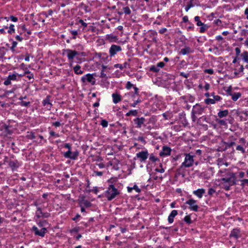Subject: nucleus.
I'll return each instance as SVG.
<instances>
[{"label":"nucleus","instance_id":"nucleus-54","mask_svg":"<svg viewBox=\"0 0 248 248\" xmlns=\"http://www.w3.org/2000/svg\"><path fill=\"white\" fill-rule=\"evenodd\" d=\"M193 5L192 4L191 1L188 4L185 8V10L186 12H188L190 8L192 7Z\"/></svg>","mask_w":248,"mask_h":248},{"label":"nucleus","instance_id":"nucleus-6","mask_svg":"<svg viewBox=\"0 0 248 248\" xmlns=\"http://www.w3.org/2000/svg\"><path fill=\"white\" fill-rule=\"evenodd\" d=\"M81 80L83 83H90L92 85L95 84V79L93 74H87L83 76L81 78Z\"/></svg>","mask_w":248,"mask_h":248},{"label":"nucleus","instance_id":"nucleus-44","mask_svg":"<svg viewBox=\"0 0 248 248\" xmlns=\"http://www.w3.org/2000/svg\"><path fill=\"white\" fill-rule=\"evenodd\" d=\"M100 124L103 127H107L108 126V122L104 119L101 121Z\"/></svg>","mask_w":248,"mask_h":248},{"label":"nucleus","instance_id":"nucleus-22","mask_svg":"<svg viewBox=\"0 0 248 248\" xmlns=\"http://www.w3.org/2000/svg\"><path fill=\"white\" fill-rule=\"evenodd\" d=\"M42 103L44 106H46V108L50 109L52 107V104L50 102V96H46L43 101Z\"/></svg>","mask_w":248,"mask_h":248},{"label":"nucleus","instance_id":"nucleus-30","mask_svg":"<svg viewBox=\"0 0 248 248\" xmlns=\"http://www.w3.org/2000/svg\"><path fill=\"white\" fill-rule=\"evenodd\" d=\"M37 224L39 227L43 228L46 224L47 223V222L44 220H39L38 219L36 221Z\"/></svg>","mask_w":248,"mask_h":248},{"label":"nucleus","instance_id":"nucleus-3","mask_svg":"<svg viewBox=\"0 0 248 248\" xmlns=\"http://www.w3.org/2000/svg\"><path fill=\"white\" fill-rule=\"evenodd\" d=\"M205 107L199 104H196L193 106L192 112L191 117L192 121L195 122L196 119V115H202L204 111Z\"/></svg>","mask_w":248,"mask_h":248},{"label":"nucleus","instance_id":"nucleus-14","mask_svg":"<svg viewBox=\"0 0 248 248\" xmlns=\"http://www.w3.org/2000/svg\"><path fill=\"white\" fill-rule=\"evenodd\" d=\"M8 165L13 171H15L21 165L18 161L16 159H10L8 161Z\"/></svg>","mask_w":248,"mask_h":248},{"label":"nucleus","instance_id":"nucleus-12","mask_svg":"<svg viewBox=\"0 0 248 248\" xmlns=\"http://www.w3.org/2000/svg\"><path fill=\"white\" fill-rule=\"evenodd\" d=\"M78 151L72 152L71 150H68L63 154V156L65 158H70L72 160H76L78 158Z\"/></svg>","mask_w":248,"mask_h":248},{"label":"nucleus","instance_id":"nucleus-61","mask_svg":"<svg viewBox=\"0 0 248 248\" xmlns=\"http://www.w3.org/2000/svg\"><path fill=\"white\" fill-rule=\"evenodd\" d=\"M79 23H80L84 27V28H86L87 26V24L82 19H80L79 20Z\"/></svg>","mask_w":248,"mask_h":248},{"label":"nucleus","instance_id":"nucleus-51","mask_svg":"<svg viewBox=\"0 0 248 248\" xmlns=\"http://www.w3.org/2000/svg\"><path fill=\"white\" fill-rule=\"evenodd\" d=\"M30 104V102H29V101L26 102V101H22L20 102V105L22 106H24V107H28Z\"/></svg>","mask_w":248,"mask_h":248},{"label":"nucleus","instance_id":"nucleus-43","mask_svg":"<svg viewBox=\"0 0 248 248\" xmlns=\"http://www.w3.org/2000/svg\"><path fill=\"white\" fill-rule=\"evenodd\" d=\"M201 26V28H200V32L201 33L204 32L205 31V30L207 29V25L204 24V23H203V25H202V26Z\"/></svg>","mask_w":248,"mask_h":248},{"label":"nucleus","instance_id":"nucleus-64","mask_svg":"<svg viewBox=\"0 0 248 248\" xmlns=\"http://www.w3.org/2000/svg\"><path fill=\"white\" fill-rule=\"evenodd\" d=\"M97 166H98V167L100 168V169H103V168H104L105 167V165L104 164L102 163H98V164H96Z\"/></svg>","mask_w":248,"mask_h":248},{"label":"nucleus","instance_id":"nucleus-59","mask_svg":"<svg viewBox=\"0 0 248 248\" xmlns=\"http://www.w3.org/2000/svg\"><path fill=\"white\" fill-rule=\"evenodd\" d=\"M114 67L115 68H120L121 70H123L124 69V67L123 66L122 64H115L114 65Z\"/></svg>","mask_w":248,"mask_h":248},{"label":"nucleus","instance_id":"nucleus-56","mask_svg":"<svg viewBox=\"0 0 248 248\" xmlns=\"http://www.w3.org/2000/svg\"><path fill=\"white\" fill-rule=\"evenodd\" d=\"M133 86V84L130 82L128 81L126 84V88L127 89L129 90Z\"/></svg>","mask_w":248,"mask_h":248},{"label":"nucleus","instance_id":"nucleus-25","mask_svg":"<svg viewBox=\"0 0 248 248\" xmlns=\"http://www.w3.org/2000/svg\"><path fill=\"white\" fill-rule=\"evenodd\" d=\"M230 95L232 96V99L233 101H237L241 96V93L239 92L231 93Z\"/></svg>","mask_w":248,"mask_h":248},{"label":"nucleus","instance_id":"nucleus-19","mask_svg":"<svg viewBox=\"0 0 248 248\" xmlns=\"http://www.w3.org/2000/svg\"><path fill=\"white\" fill-rule=\"evenodd\" d=\"M178 214V211L176 210H172L169 215L168 220L170 223H172L174 220V217Z\"/></svg>","mask_w":248,"mask_h":248},{"label":"nucleus","instance_id":"nucleus-47","mask_svg":"<svg viewBox=\"0 0 248 248\" xmlns=\"http://www.w3.org/2000/svg\"><path fill=\"white\" fill-rule=\"evenodd\" d=\"M204 72L212 75L214 74V70L213 69H206L204 70Z\"/></svg>","mask_w":248,"mask_h":248},{"label":"nucleus","instance_id":"nucleus-62","mask_svg":"<svg viewBox=\"0 0 248 248\" xmlns=\"http://www.w3.org/2000/svg\"><path fill=\"white\" fill-rule=\"evenodd\" d=\"M235 51L237 56H239L241 53L240 49L238 47L235 48Z\"/></svg>","mask_w":248,"mask_h":248},{"label":"nucleus","instance_id":"nucleus-4","mask_svg":"<svg viewBox=\"0 0 248 248\" xmlns=\"http://www.w3.org/2000/svg\"><path fill=\"white\" fill-rule=\"evenodd\" d=\"M184 161L181 164L180 168H189L194 164V156L190 154H185Z\"/></svg>","mask_w":248,"mask_h":248},{"label":"nucleus","instance_id":"nucleus-11","mask_svg":"<svg viewBox=\"0 0 248 248\" xmlns=\"http://www.w3.org/2000/svg\"><path fill=\"white\" fill-rule=\"evenodd\" d=\"M148 152L147 150L142 151L136 154V157L139 159L140 162H145L148 157Z\"/></svg>","mask_w":248,"mask_h":248},{"label":"nucleus","instance_id":"nucleus-31","mask_svg":"<svg viewBox=\"0 0 248 248\" xmlns=\"http://www.w3.org/2000/svg\"><path fill=\"white\" fill-rule=\"evenodd\" d=\"M205 103L207 104H214L217 101L213 98H208L205 99Z\"/></svg>","mask_w":248,"mask_h":248},{"label":"nucleus","instance_id":"nucleus-60","mask_svg":"<svg viewBox=\"0 0 248 248\" xmlns=\"http://www.w3.org/2000/svg\"><path fill=\"white\" fill-rule=\"evenodd\" d=\"M10 19L13 22H16L17 20H18V18L16 17V16H10L9 17Z\"/></svg>","mask_w":248,"mask_h":248},{"label":"nucleus","instance_id":"nucleus-9","mask_svg":"<svg viewBox=\"0 0 248 248\" xmlns=\"http://www.w3.org/2000/svg\"><path fill=\"white\" fill-rule=\"evenodd\" d=\"M32 231L34 232V233L35 235L39 236L42 237H44L45 234L47 232V230L46 228L43 227L41 228V230H39L38 229V228L35 226H33L32 227Z\"/></svg>","mask_w":248,"mask_h":248},{"label":"nucleus","instance_id":"nucleus-33","mask_svg":"<svg viewBox=\"0 0 248 248\" xmlns=\"http://www.w3.org/2000/svg\"><path fill=\"white\" fill-rule=\"evenodd\" d=\"M26 137L28 139L33 140L35 138V134L32 131H31V132L28 131L27 132V135L26 136Z\"/></svg>","mask_w":248,"mask_h":248},{"label":"nucleus","instance_id":"nucleus-28","mask_svg":"<svg viewBox=\"0 0 248 248\" xmlns=\"http://www.w3.org/2000/svg\"><path fill=\"white\" fill-rule=\"evenodd\" d=\"M138 111L137 110L134 109V110H130L128 112L126 113V116H137L138 115Z\"/></svg>","mask_w":248,"mask_h":248},{"label":"nucleus","instance_id":"nucleus-45","mask_svg":"<svg viewBox=\"0 0 248 248\" xmlns=\"http://www.w3.org/2000/svg\"><path fill=\"white\" fill-rule=\"evenodd\" d=\"M17 43L16 41H13L12 44V46L11 47V50L12 52L15 51V48L17 46Z\"/></svg>","mask_w":248,"mask_h":248},{"label":"nucleus","instance_id":"nucleus-46","mask_svg":"<svg viewBox=\"0 0 248 248\" xmlns=\"http://www.w3.org/2000/svg\"><path fill=\"white\" fill-rule=\"evenodd\" d=\"M160 166L161 167L160 169L156 168L155 170L156 172H160V173H163L165 171V170L162 168V164H160Z\"/></svg>","mask_w":248,"mask_h":248},{"label":"nucleus","instance_id":"nucleus-50","mask_svg":"<svg viewBox=\"0 0 248 248\" xmlns=\"http://www.w3.org/2000/svg\"><path fill=\"white\" fill-rule=\"evenodd\" d=\"M49 134L52 137H54L55 138H58L60 137V135L59 134H57L55 132H54V131H51L50 132H49Z\"/></svg>","mask_w":248,"mask_h":248},{"label":"nucleus","instance_id":"nucleus-49","mask_svg":"<svg viewBox=\"0 0 248 248\" xmlns=\"http://www.w3.org/2000/svg\"><path fill=\"white\" fill-rule=\"evenodd\" d=\"M71 34L73 35L72 39H75L76 38V35L78 34V31L75 30H72L70 31Z\"/></svg>","mask_w":248,"mask_h":248},{"label":"nucleus","instance_id":"nucleus-35","mask_svg":"<svg viewBox=\"0 0 248 248\" xmlns=\"http://www.w3.org/2000/svg\"><path fill=\"white\" fill-rule=\"evenodd\" d=\"M195 21L197 22V26H200L203 25V23L200 20V17L199 16H196L194 17Z\"/></svg>","mask_w":248,"mask_h":248},{"label":"nucleus","instance_id":"nucleus-29","mask_svg":"<svg viewBox=\"0 0 248 248\" xmlns=\"http://www.w3.org/2000/svg\"><path fill=\"white\" fill-rule=\"evenodd\" d=\"M15 26L13 24H10L8 30V32L10 34H12L15 32ZM5 29H8L7 26L4 27Z\"/></svg>","mask_w":248,"mask_h":248},{"label":"nucleus","instance_id":"nucleus-36","mask_svg":"<svg viewBox=\"0 0 248 248\" xmlns=\"http://www.w3.org/2000/svg\"><path fill=\"white\" fill-rule=\"evenodd\" d=\"M217 121L221 125L226 126L227 124L226 120L219 119V120H217Z\"/></svg>","mask_w":248,"mask_h":248},{"label":"nucleus","instance_id":"nucleus-39","mask_svg":"<svg viewBox=\"0 0 248 248\" xmlns=\"http://www.w3.org/2000/svg\"><path fill=\"white\" fill-rule=\"evenodd\" d=\"M149 159L153 162H155L158 160V158L155 156L153 154L150 155Z\"/></svg>","mask_w":248,"mask_h":248},{"label":"nucleus","instance_id":"nucleus-32","mask_svg":"<svg viewBox=\"0 0 248 248\" xmlns=\"http://www.w3.org/2000/svg\"><path fill=\"white\" fill-rule=\"evenodd\" d=\"M134 93H130L129 94L132 97L135 98L136 95L139 96V89L137 87H134Z\"/></svg>","mask_w":248,"mask_h":248},{"label":"nucleus","instance_id":"nucleus-52","mask_svg":"<svg viewBox=\"0 0 248 248\" xmlns=\"http://www.w3.org/2000/svg\"><path fill=\"white\" fill-rule=\"evenodd\" d=\"M50 214L47 212H43L42 218H46L50 217Z\"/></svg>","mask_w":248,"mask_h":248},{"label":"nucleus","instance_id":"nucleus-57","mask_svg":"<svg viewBox=\"0 0 248 248\" xmlns=\"http://www.w3.org/2000/svg\"><path fill=\"white\" fill-rule=\"evenodd\" d=\"M157 67L159 68V69H160V68H162L165 65V64L163 62H160L158 63H157Z\"/></svg>","mask_w":248,"mask_h":248},{"label":"nucleus","instance_id":"nucleus-48","mask_svg":"<svg viewBox=\"0 0 248 248\" xmlns=\"http://www.w3.org/2000/svg\"><path fill=\"white\" fill-rule=\"evenodd\" d=\"M241 186L243 187H244L245 185L248 186V179H243L241 181Z\"/></svg>","mask_w":248,"mask_h":248},{"label":"nucleus","instance_id":"nucleus-15","mask_svg":"<svg viewBox=\"0 0 248 248\" xmlns=\"http://www.w3.org/2000/svg\"><path fill=\"white\" fill-rule=\"evenodd\" d=\"M171 149L170 147L164 146L162 147V151L160 152L159 155L161 156H167L170 155Z\"/></svg>","mask_w":248,"mask_h":248},{"label":"nucleus","instance_id":"nucleus-26","mask_svg":"<svg viewBox=\"0 0 248 248\" xmlns=\"http://www.w3.org/2000/svg\"><path fill=\"white\" fill-rule=\"evenodd\" d=\"M241 57L243 60L248 64V52L247 51L243 52L241 54Z\"/></svg>","mask_w":248,"mask_h":248},{"label":"nucleus","instance_id":"nucleus-55","mask_svg":"<svg viewBox=\"0 0 248 248\" xmlns=\"http://www.w3.org/2000/svg\"><path fill=\"white\" fill-rule=\"evenodd\" d=\"M131 189L135 190L138 193H140L141 191L140 189L139 188V187L136 185H135L133 187H131Z\"/></svg>","mask_w":248,"mask_h":248},{"label":"nucleus","instance_id":"nucleus-37","mask_svg":"<svg viewBox=\"0 0 248 248\" xmlns=\"http://www.w3.org/2000/svg\"><path fill=\"white\" fill-rule=\"evenodd\" d=\"M184 221L187 224H190L192 223V220L190 216H186L184 219Z\"/></svg>","mask_w":248,"mask_h":248},{"label":"nucleus","instance_id":"nucleus-5","mask_svg":"<svg viewBox=\"0 0 248 248\" xmlns=\"http://www.w3.org/2000/svg\"><path fill=\"white\" fill-rule=\"evenodd\" d=\"M78 54V52L70 49H64L62 50V55L66 56L69 62H71L70 65L73 62L75 57Z\"/></svg>","mask_w":248,"mask_h":248},{"label":"nucleus","instance_id":"nucleus-41","mask_svg":"<svg viewBox=\"0 0 248 248\" xmlns=\"http://www.w3.org/2000/svg\"><path fill=\"white\" fill-rule=\"evenodd\" d=\"M123 11L124 13H125L126 15H130L131 12L130 8L127 6L124 7Z\"/></svg>","mask_w":248,"mask_h":248},{"label":"nucleus","instance_id":"nucleus-13","mask_svg":"<svg viewBox=\"0 0 248 248\" xmlns=\"http://www.w3.org/2000/svg\"><path fill=\"white\" fill-rule=\"evenodd\" d=\"M236 114L242 121H245L248 120V111L237 110L236 111Z\"/></svg>","mask_w":248,"mask_h":248},{"label":"nucleus","instance_id":"nucleus-24","mask_svg":"<svg viewBox=\"0 0 248 248\" xmlns=\"http://www.w3.org/2000/svg\"><path fill=\"white\" fill-rule=\"evenodd\" d=\"M228 114L229 110L228 109H225L223 110H220L217 113V116L218 117L221 118L226 117Z\"/></svg>","mask_w":248,"mask_h":248},{"label":"nucleus","instance_id":"nucleus-1","mask_svg":"<svg viewBox=\"0 0 248 248\" xmlns=\"http://www.w3.org/2000/svg\"><path fill=\"white\" fill-rule=\"evenodd\" d=\"M228 178H222L220 179V186L222 188L229 190L230 187L236 184V177L234 173H230Z\"/></svg>","mask_w":248,"mask_h":248},{"label":"nucleus","instance_id":"nucleus-10","mask_svg":"<svg viewBox=\"0 0 248 248\" xmlns=\"http://www.w3.org/2000/svg\"><path fill=\"white\" fill-rule=\"evenodd\" d=\"M122 50V47L120 46L112 45L109 49L110 57H114L118 52L121 51Z\"/></svg>","mask_w":248,"mask_h":248},{"label":"nucleus","instance_id":"nucleus-42","mask_svg":"<svg viewBox=\"0 0 248 248\" xmlns=\"http://www.w3.org/2000/svg\"><path fill=\"white\" fill-rule=\"evenodd\" d=\"M159 70L160 69H159L157 65H153L150 67V70L155 72H157L159 71Z\"/></svg>","mask_w":248,"mask_h":248},{"label":"nucleus","instance_id":"nucleus-8","mask_svg":"<svg viewBox=\"0 0 248 248\" xmlns=\"http://www.w3.org/2000/svg\"><path fill=\"white\" fill-rule=\"evenodd\" d=\"M186 204L189 205L188 208L194 212H197L199 210V206L197 204V201L193 199H190L186 201Z\"/></svg>","mask_w":248,"mask_h":248},{"label":"nucleus","instance_id":"nucleus-16","mask_svg":"<svg viewBox=\"0 0 248 248\" xmlns=\"http://www.w3.org/2000/svg\"><path fill=\"white\" fill-rule=\"evenodd\" d=\"M240 231L239 229L237 228L233 229L230 234V237L231 238H233L236 240L240 237Z\"/></svg>","mask_w":248,"mask_h":248},{"label":"nucleus","instance_id":"nucleus-38","mask_svg":"<svg viewBox=\"0 0 248 248\" xmlns=\"http://www.w3.org/2000/svg\"><path fill=\"white\" fill-rule=\"evenodd\" d=\"M140 102H141V100L139 97L134 103L130 104V106L132 107H135L138 103Z\"/></svg>","mask_w":248,"mask_h":248},{"label":"nucleus","instance_id":"nucleus-53","mask_svg":"<svg viewBox=\"0 0 248 248\" xmlns=\"http://www.w3.org/2000/svg\"><path fill=\"white\" fill-rule=\"evenodd\" d=\"M216 192L215 190L212 188H210L208 189V194L209 195H212Z\"/></svg>","mask_w":248,"mask_h":248},{"label":"nucleus","instance_id":"nucleus-27","mask_svg":"<svg viewBox=\"0 0 248 248\" xmlns=\"http://www.w3.org/2000/svg\"><path fill=\"white\" fill-rule=\"evenodd\" d=\"M190 52V48L189 47H185V48H183L181 49L180 53L183 55H186L187 54H188Z\"/></svg>","mask_w":248,"mask_h":248},{"label":"nucleus","instance_id":"nucleus-63","mask_svg":"<svg viewBox=\"0 0 248 248\" xmlns=\"http://www.w3.org/2000/svg\"><path fill=\"white\" fill-rule=\"evenodd\" d=\"M167 30L166 28H163L159 30V32L161 34H163L167 31Z\"/></svg>","mask_w":248,"mask_h":248},{"label":"nucleus","instance_id":"nucleus-58","mask_svg":"<svg viewBox=\"0 0 248 248\" xmlns=\"http://www.w3.org/2000/svg\"><path fill=\"white\" fill-rule=\"evenodd\" d=\"M103 172L102 171H94V174L95 176H101L103 175Z\"/></svg>","mask_w":248,"mask_h":248},{"label":"nucleus","instance_id":"nucleus-2","mask_svg":"<svg viewBox=\"0 0 248 248\" xmlns=\"http://www.w3.org/2000/svg\"><path fill=\"white\" fill-rule=\"evenodd\" d=\"M120 194L119 191L113 185H110L105 191V196L110 201Z\"/></svg>","mask_w":248,"mask_h":248},{"label":"nucleus","instance_id":"nucleus-21","mask_svg":"<svg viewBox=\"0 0 248 248\" xmlns=\"http://www.w3.org/2000/svg\"><path fill=\"white\" fill-rule=\"evenodd\" d=\"M112 97L113 99V102L114 104H117L122 100L121 96L117 93H113L112 94Z\"/></svg>","mask_w":248,"mask_h":248},{"label":"nucleus","instance_id":"nucleus-7","mask_svg":"<svg viewBox=\"0 0 248 248\" xmlns=\"http://www.w3.org/2000/svg\"><path fill=\"white\" fill-rule=\"evenodd\" d=\"M23 76V75H18L17 73L15 72L12 74H10L9 75L8 77L5 79L4 81V84L6 86L9 85L11 84L12 80H17V77L20 78Z\"/></svg>","mask_w":248,"mask_h":248},{"label":"nucleus","instance_id":"nucleus-40","mask_svg":"<svg viewBox=\"0 0 248 248\" xmlns=\"http://www.w3.org/2000/svg\"><path fill=\"white\" fill-rule=\"evenodd\" d=\"M211 97H212V98L216 100L217 101H219L221 99V97L220 96L217 95H215L214 93H211Z\"/></svg>","mask_w":248,"mask_h":248},{"label":"nucleus","instance_id":"nucleus-34","mask_svg":"<svg viewBox=\"0 0 248 248\" xmlns=\"http://www.w3.org/2000/svg\"><path fill=\"white\" fill-rule=\"evenodd\" d=\"M246 146H245V147L244 148L241 145H237L236 147V150L237 151H240L242 154H244L246 153Z\"/></svg>","mask_w":248,"mask_h":248},{"label":"nucleus","instance_id":"nucleus-23","mask_svg":"<svg viewBox=\"0 0 248 248\" xmlns=\"http://www.w3.org/2000/svg\"><path fill=\"white\" fill-rule=\"evenodd\" d=\"M73 70L76 75H81L83 73V70L81 69V66L76 65L73 67Z\"/></svg>","mask_w":248,"mask_h":248},{"label":"nucleus","instance_id":"nucleus-17","mask_svg":"<svg viewBox=\"0 0 248 248\" xmlns=\"http://www.w3.org/2000/svg\"><path fill=\"white\" fill-rule=\"evenodd\" d=\"M145 119L144 117L136 118L134 119V122L136 124V127L140 128L145 123Z\"/></svg>","mask_w":248,"mask_h":248},{"label":"nucleus","instance_id":"nucleus-18","mask_svg":"<svg viewBox=\"0 0 248 248\" xmlns=\"http://www.w3.org/2000/svg\"><path fill=\"white\" fill-rule=\"evenodd\" d=\"M205 193V190L203 188H199L193 192L194 195H196L199 199L202 198L203 195Z\"/></svg>","mask_w":248,"mask_h":248},{"label":"nucleus","instance_id":"nucleus-20","mask_svg":"<svg viewBox=\"0 0 248 248\" xmlns=\"http://www.w3.org/2000/svg\"><path fill=\"white\" fill-rule=\"evenodd\" d=\"M43 212L40 207H37L35 212V215L34 216V219L35 221L39 219L40 218H42Z\"/></svg>","mask_w":248,"mask_h":248}]
</instances>
